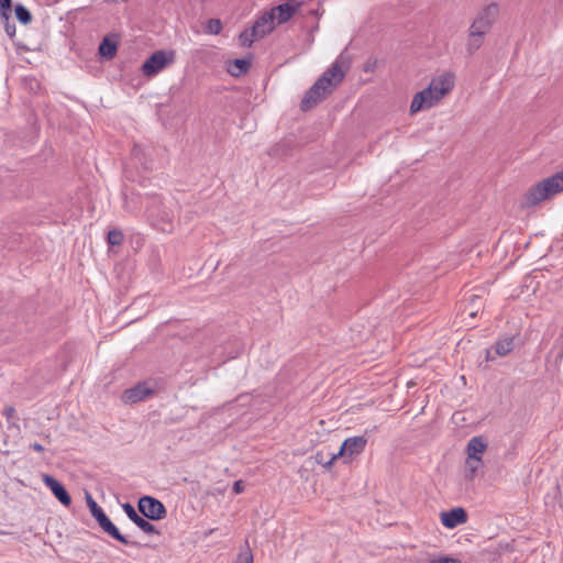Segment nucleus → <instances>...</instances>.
Segmentation results:
<instances>
[{
  "label": "nucleus",
  "instance_id": "19",
  "mask_svg": "<svg viewBox=\"0 0 563 563\" xmlns=\"http://www.w3.org/2000/svg\"><path fill=\"white\" fill-rule=\"evenodd\" d=\"M484 34L481 32L473 31L472 29L468 30V40L466 44V51L470 55L474 54L479 47L483 45L484 42Z\"/></svg>",
  "mask_w": 563,
  "mask_h": 563
},
{
  "label": "nucleus",
  "instance_id": "11",
  "mask_svg": "<svg viewBox=\"0 0 563 563\" xmlns=\"http://www.w3.org/2000/svg\"><path fill=\"white\" fill-rule=\"evenodd\" d=\"M440 519L445 528L454 529L467 521V514L462 507H455L449 511H442Z\"/></svg>",
  "mask_w": 563,
  "mask_h": 563
},
{
  "label": "nucleus",
  "instance_id": "38",
  "mask_svg": "<svg viewBox=\"0 0 563 563\" xmlns=\"http://www.w3.org/2000/svg\"><path fill=\"white\" fill-rule=\"evenodd\" d=\"M477 299H479V297H477V296H472V300H473V301H475V300H477Z\"/></svg>",
  "mask_w": 563,
  "mask_h": 563
},
{
  "label": "nucleus",
  "instance_id": "15",
  "mask_svg": "<svg viewBox=\"0 0 563 563\" xmlns=\"http://www.w3.org/2000/svg\"><path fill=\"white\" fill-rule=\"evenodd\" d=\"M275 27L274 14L269 12H265L261 15L251 27L253 33L257 35L260 38L264 37L268 33H271Z\"/></svg>",
  "mask_w": 563,
  "mask_h": 563
},
{
  "label": "nucleus",
  "instance_id": "14",
  "mask_svg": "<svg viewBox=\"0 0 563 563\" xmlns=\"http://www.w3.org/2000/svg\"><path fill=\"white\" fill-rule=\"evenodd\" d=\"M43 482L45 485L52 490L54 496L59 500L64 506H69L71 503V498L62 483L49 475L43 476Z\"/></svg>",
  "mask_w": 563,
  "mask_h": 563
},
{
  "label": "nucleus",
  "instance_id": "21",
  "mask_svg": "<svg viewBox=\"0 0 563 563\" xmlns=\"http://www.w3.org/2000/svg\"><path fill=\"white\" fill-rule=\"evenodd\" d=\"M249 67L250 63L246 59L236 58L233 60L230 67V73L233 76H240L242 74H245L249 70Z\"/></svg>",
  "mask_w": 563,
  "mask_h": 563
},
{
  "label": "nucleus",
  "instance_id": "33",
  "mask_svg": "<svg viewBox=\"0 0 563 563\" xmlns=\"http://www.w3.org/2000/svg\"><path fill=\"white\" fill-rule=\"evenodd\" d=\"M14 413V408L13 407H8L4 409V415L10 418L12 415Z\"/></svg>",
  "mask_w": 563,
  "mask_h": 563
},
{
  "label": "nucleus",
  "instance_id": "16",
  "mask_svg": "<svg viewBox=\"0 0 563 563\" xmlns=\"http://www.w3.org/2000/svg\"><path fill=\"white\" fill-rule=\"evenodd\" d=\"M487 448V442L482 437H474L467 443V464L472 462H477L481 464V457L478 454H482Z\"/></svg>",
  "mask_w": 563,
  "mask_h": 563
},
{
  "label": "nucleus",
  "instance_id": "29",
  "mask_svg": "<svg viewBox=\"0 0 563 563\" xmlns=\"http://www.w3.org/2000/svg\"><path fill=\"white\" fill-rule=\"evenodd\" d=\"M430 563H461V561L452 558H438L431 560Z\"/></svg>",
  "mask_w": 563,
  "mask_h": 563
},
{
  "label": "nucleus",
  "instance_id": "7",
  "mask_svg": "<svg viewBox=\"0 0 563 563\" xmlns=\"http://www.w3.org/2000/svg\"><path fill=\"white\" fill-rule=\"evenodd\" d=\"M174 60L173 52L156 51L142 65L144 76L153 77Z\"/></svg>",
  "mask_w": 563,
  "mask_h": 563
},
{
  "label": "nucleus",
  "instance_id": "17",
  "mask_svg": "<svg viewBox=\"0 0 563 563\" xmlns=\"http://www.w3.org/2000/svg\"><path fill=\"white\" fill-rule=\"evenodd\" d=\"M297 3H283L275 8H273L269 13L274 14V20L277 21L278 24L287 22L297 11Z\"/></svg>",
  "mask_w": 563,
  "mask_h": 563
},
{
  "label": "nucleus",
  "instance_id": "20",
  "mask_svg": "<svg viewBox=\"0 0 563 563\" xmlns=\"http://www.w3.org/2000/svg\"><path fill=\"white\" fill-rule=\"evenodd\" d=\"M99 54L107 59H112L117 54V43L108 37L103 38L99 45Z\"/></svg>",
  "mask_w": 563,
  "mask_h": 563
},
{
  "label": "nucleus",
  "instance_id": "27",
  "mask_svg": "<svg viewBox=\"0 0 563 563\" xmlns=\"http://www.w3.org/2000/svg\"><path fill=\"white\" fill-rule=\"evenodd\" d=\"M236 563H253V554L249 547L246 550L240 552L236 559Z\"/></svg>",
  "mask_w": 563,
  "mask_h": 563
},
{
  "label": "nucleus",
  "instance_id": "5",
  "mask_svg": "<svg viewBox=\"0 0 563 563\" xmlns=\"http://www.w3.org/2000/svg\"><path fill=\"white\" fill-rule=\"evenodd\" d=\"M367 437L364 435H357V437H350L345 439L339 450L338 453L331 454L329 457V461L325 463L328 466H332L333 462L338 457H352L354 455L361 454L367 444Z\"/></svg>",
  "mask_w": 563,
  "mask_h": 563
},
{
  "label": "nucleus",
  "instance_id": "1",
  "mask_svg": "<svg viewBox=\"0 0 563 563\" xmlns=\"http://www.w3.org/2000/svg\"><path fill=\"white\" fill-rule=\"evenodd\" d=\"M345 73L339 59L310 87L301 100L300 108L308 111L322 101L343 80Z\"/></svg>",
  "mask_w": 563,
  "mask_h": 563
},
{
  "label": "nucleus",
  "instance_id": "30",
  "mask_svg": "<svg viewBox=\"0 0 563 563\" xmlns=\"http://www.w3.org/2000/svg\"><path fill=\"white\" fill-rule=\"evenodd\" d=\"M244 488H245V485H244V483L242 481L234 482L233 487H232L234 494L243 493Z\"/></svg>",
  "mask_w": 563,
  "mask_h": 563
},
{
  "label": "nucleus",
  "instance_id": "4",
  "mask_svg": "<svg viewBox=\"0 0 563 563\" xmlns=\"http://www.w3.org/2000/svg\"><path fill=\"white\" fill-rule=\"evenodd\" d=\"M87 506L90 510L91 516L96 519L100 528L114 540L129 544V540L123 536L119 529L112 523L109 517L104 514L102 508L96 503L89 493H86Z\"/></svg>",
  "mask_w": 563,
  "mask_h": 563
},
{
  "label": "nucleus",
  "instance_id": "9",
  "mask_svg": "<svg viewBox=\"0 0 563 563\" xmlns=\"http://www.w3.org/2000/svg\"><path fill=\"white\" fill-rule=\"evenodd\" d=\"M441 98L430 87L417 92L410 104V112L417 113L422 110H427L435 106Z\"/></svg>",
  "mask_w": 563,
  "mask_h": 563
},
{
  "label": "nucleus",
  "instance_id": "32",
  "mask_svg": "<svg viewBox=\"0 0 563 563\" xmlns=\"http://www.w3.org/2000/svg\"><path fill=\"white\" fill-rule=\"evenodd\" d=\"M30 446H31V449H33L36 452H43L44 451L43 445L37 443V442L31 444Z\"/></svg>",
  "mask_w": 563,
  "mask_h": 563
},
{
  "label": "nucleus",
  "instance_id": "10",
  "mask_svg": "<svg viewBox=\"0 0 563 563\" xmlns=\"http://www.w3.org/2000/svg\"><path fill=\"white\" fill-rule=\"evenodd\" d=\"M455 76L453 73H443L433 78L428 87H430L442 99L454 87Z\"/></svg>",
  "mask_w": 563,
  "mask_h": 563
},
{
  "label": "nucleus",
  "instance_id": "25",
  "mask_svg": "<svg viewBox=\"0 0 563 563\" xmlns=\"http://www.w3.org/2000/svg\"><path fill=\"white\" fill-rule=\"evenodd\" d=\"M222 30V23L219 19H210L206 25V32L209 34L217 35Z\"/></svg>",
  "mask_w": 563,
  "mask_h": 563
},
{
  "label": "nucleus",
  "instance_id": "35",
  "mask_svg": "<svg viewBox=\"0 0 563 563\" xmlns=\"http://www.w3.org/2000/svg\"><path fill=\"white\" fill-rule=\"evenodd\" d=\"M468 316L472 317V318L476 317L477 316V310H473V309L470 310L468 311Z\"/></svg>",
  "mask_w": 563,
  "mask_h": 563
},
{
  "label": "nucleus",
  "instance_id": "13",
  "mask_svg": "<svg viewBox=\"0 0 563 563\" xmlns=\"http://www.w3.org/2000/svg\"><path fill=\"white\" fill-rule=\"evenodd\" d=\"M152 394L153 389L146 383H141L132 388L126 389L123 393L122 399L125 402L134 404L146 399Z\"/></svg>",
  "mask_w": 563,
  "mask_h": 563
},
{
  "label": "nucleus",
  "instance_id": "6",
  "mask_svg": "<svg viewBox=\"0 0 563 563\" xmlns=\"http://www.w3.org/2000/svg\"><path fill=\"white\" fill-rule=\"evenodd\" d=\"M499 14V7L496 3H489L485 8H483L474 19L470 29L476 32H481L486 35L493 24L495 23L497 16Z\"/></svg>",
  "mask_w": 563,
  "mask_h": 563
},
{
  "label": "nucleus",
  "instance_id": "36",
  "mask_svg": "<svg viewBox=\"0 0 563 563\" xmlns=\"http://www.w3.org/2000/svg\"><path fill=\"white\" fill-rule=\"evenodd\" d=\"M495 356L492 355V351L490 350H487V360H494Z\"/></svg>",
  "mask_w": 563,
  "mask_h": 563
},
{
  "label": "nucleus",
  "instance_id": "37",
  "mask_svg": "<svg viewBox=\"0 0 563 563\" xmlns=\"http://www.w3.org/2000/svg\"><path fill=\"white\" fill-rule=\"evenodd\" d=\"M214 531V529H210L208 532H206V536H209L210 533H212Z\"/></svg>",
  "mask_w": 563,
  "mask_h": 563
},
{
  "label": "nucleus",
  "instance_id": "12",
  "mask_svg": "<svg viewBox=\"0 0 563 563\" xmlns=\"http://www.w3.org/2000/svg\"><path fill=\"white\" fill-rule=\"evenodd\" d=\"M122 508L128 518L133 523H135L143 532L147 534H159V531L156 529V527L148 522L147 520H145L143 517H141L131 504L125 503L122 505Z\"/></svg>",
  "mask_w": 563,
  "mask_h": 563
},
{
  "label": "nucleus",
  "instance_id": "28",
  "mask_svg": "<svg viewBox=\"0 0 563 563\" xmlns=\"http://www.w3.org/2000/svg\"><path fill=\"white\" fill-rule=\"evenodd\" d=\"M4 31L9 37H13L15 35V25L10 20H4Z\"/></svg>",
  "mask_w": 563,
  "mask_h": 563
},
{
  "label": "nucleus",
  "instance_id": "26",
  "mask_svg": "<svg viewBox=\"0 0 563 563\" xmlns=\"http://www.w3.org/2000/svg\"><path fill=\"white\" fill-rule=\"evenodd\" d=\"M11 0H0V15L3 20H10Z\"/></svg>",
  "mask_w": 563,
  "mask_h": 563
},
{
  "label": "nucleus",
  "instance_id": "31",
  "mask_svg": "<svg viewBox=\"0 0 563 563\" xmlns=\"http://www.w3.org/2000/svg\"><path fill=\"white\" fill-rule=\"evenodd\" d=\"M316 461H317L319 464H322L325 468H330V467H331V466H328V465L325 464V463L329 461V459H328V460H325V456H324L323 452H318V453L316 454Z\"/></svg>",
  "mask_w": 563,
  "mask_h": 563
},
{
  "label": "nucleus",
  "instance_id": "2",
  "mask_svg": "<svg viewBox=\"0 0 563 563\" xmlns=\"http://www.w3.org/2000/svg\"><path fill=\"white\" fill-rule=\"evenodd\" d=\"M563 191V170L532 186L523 196L522 207L530 208Z\"/></svg>",
  "mask_w": 563,
  "mask_h": 563
},
{
  "label": "nucleus",
  "instance_id": "22",
  "mask_svg": "<svg viewBox=\"0 0 563 563\" xmlns=\"http://www.w3.org/2000/svg\"><path fill=\"white\" fill-rule=\"evenodd\" d=\"M15 16L16 19L23 23V24H29L31 21H32V14L31 12L29 11V9L26 7H24L23 4H16L15 5Z\"/></svg>",
  "mask_w": 563,
  "mask_h": 563
},
{
  "label": "nucleus",
  "instance_id": "18",
  "mask_svg": "<svg viewBox=\"0 0 563 563\" xmlns=\"http://www.w3.org/2000/svg\"><path fill=\"white\" fill-rule=\"evenodd\" d=\"M515 347V336L505 335L500 338L494 345L495 355L497 356H506L508 355Z\"/></svg>",
  "mask_w": 563,
  "mask_h": 563
},
{
  "label": "nucleus",
  "instance_id": "23",
  "mask_svg": "<svg viewBox=\"0 0 563 563\" xmlns=\"http://www.w3.org/2000/svg\"><path fill=\"white\" fill-rule=\"evenodd\" d=\"M239 40H240V44L242 46L250 47L253 44V42L256 40H260V37L257 35H255V33H253L252 29H250V30L243 31L240 34Z\"/></svg>",
  "mask_w": 563,
  "mask_h": 563
},
{
  "label": "nucleus",
  "instance_id": "3",
  "mask_svg": "<svg viewBox=\"0 0 563 563\" xmlns=\"http://www.w3.org/2000/svg\"><path fill=\"white\" fill-rule=\"evenodd\" d=\"M146 212L148 221L155 229L166 233L173 231L175 212L169 206L154 199Z\"/></svg>",
  "mask_w": 563,
  "mask_h": 563
},
{
  "label": "nucleus",
  "instance_id": "24",
  "mask_svg": "<svg viewBox=\"0 0 563 563\" xmlns=\"http://www.w3.org/2000/svg\"><path fill=\"white\" fill-rule=\"evenodd\" d=\"M124 235L120 230H110L108 232L107 241L110 245H120L123 242Z\"/></svg>",
  "mask_w": 563,
  "mask_h": 563
},
{
  "label": "nucleus",
  "instance_id": "8",
  "mask_svg": "<svg viewBox=\"0 0 563 563\" xmlns=\"http://www.w3.org/2000/svg\"><path fill=\"white\" fill-rule=\"evenodd\" d=\"M137 507L140 512L150 520H161L167 514L163 503L151 496L141 497Z\"/></svg>",
  "mask_w": 563,
  "mask_h": 563
},
{
  "label": "nucleus",
  "instance_id": "34",
  "mask_svg": "<svg viewBox=\"0 0 563 563\" xmlns=\"http://www.w3.org/2000/svg\"><path fill=\"white\" fill-rule=\"evenodd\" d=\"M471 468V472L474 473L478 468L481 464H477V462H472L471 464H467Z\"/></svg>",
  "mask_w": 563,
  "mask_h": 563
}]
</instances>
